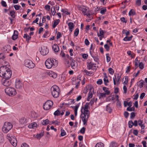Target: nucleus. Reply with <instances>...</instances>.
Returning <instances> with one entry per match:
<instances>
[{
    "label": "nucleus",
    "instance_id": "obj_8",
    "mask_svg": "<svg viewBox=\"0 0 147 147\" xmlns=\"http://www.w3.org/2000/svg\"><path fill=\"white\" fill-rule=\"evenodd\" d=\"M53 105V102L50 100L47 101L43 104V107L44 110H48L51 109Z\"/></svg>",
    "mask_w": 147,
    "mask_h": 147
},
{
    "label": "nucleus",
    "instance_id": "obj_6",
    "mask_svg": "<svg viewBox=\"0 0 147 147\" xmlns=\"http://www.w3.org/2000/svg\"><path fill=\"white\" fill-rule=\"evenodd\" d=\"M12 125L11 123L5 122L4 123L2 130L4 133H6L12 128Z\"/></svg>",
    "mask_w": 147,
    "mask_h": 147
},
{
    "label": "nucleus",
    "instance_id": "obj_7",
    "mask_svg": "<svg viewBox=\"0 0 147 147\" xmlns=\"http://www.w3.org/2000/svg\"><path fill=\"white\" fill-rule=\"evenodd\" d=\"M7 138L13 146H16L17 141L15 137H13L10 134H8L7 136Z\"/></svg>",
    "mask_w": 147,
    "mask_h": 147
},
{
    "label": "nucleus",
    "instance_id": "obj_30",
    "mask_svg": "<svg viewBox=\"0 0 147 147\" xmlns=\"http://www.w3.org/2000/svg\"><path fill=\"white\" fill-rule=\"evenodd\" d=\"M132 37V36H131L130 37L126 36L123 39V40L125 41H129L131 40Z\"/></svg>",
    "mask_w": 147,
    "mask_h": 147
},
{
    "label": "nucleus",
    "instance_id": "obj_2",
    "mask_svg": "<svg viewBox=\"0 0 147 147\" xmlns=\"http://www.w3.org/2000/svg\"><path fill=\"white\" fill-rule=\"evenodd\" d=\"M83 108L82 107L81 108L80 117L82 119L83 125H86L90 116V112L87 111H86V112H83Z\"/></svg>",
    "mask_w": 147,
    "mask_h": 147
},
{
    "label": "nucleus",
    "instance_id": "obj_3",
    "mask_svg": "<svg viewBox=\"0 0 147 147\" xmlns=\"http://www.w3.org/2000/svg\"><path fill=\"white\" fill-rule=\"evenodd\" d=\"M57 64L56 60L53 58H48L45 62V65L48 69H50L53 66H56Z\"/></svg>",
    "mask_w": 147,
    "mask_h": 147
},
{
    "label": "nucleus",
    "instance_id": "obj_57",
    "mask_svg": "<svg viewBox=\"0 0 147 147\" xmlns=\"http://www.w3.org/2000/svg\"><path fill=\"white\" fill-rule=\"evenodd\" d=\"M135 113L134 112H131L130 114V118L131 119H133L135 116Z\"/></svg>",
    "mask_w": 147,
    "mask_h": 147
},
{
    "label": "nucleus",
    "instance_id": "obj_46",
    "mask_svg": "<svg viewBox=\"0 0 147 147\" xmlns=\"http://www.w3.org/2000/svg\"><path fill=\"white\" fill-rule=\"evenodd\" d=\"M134 110L135 108L133 107H128L127 109V110L129 111H134Z\"/></svg>",
    "mask_w": 147,
    "mask_h": 147
},
{
    "label": "nucleus",
    "instance_id": "obj_49",
    "mask_svg": "<svg viewBox=\"0 0 147 147\" xmlns=\"http://www.w3.org/2000/svg\"><path fill=\"white\" fill-rule=\"evenodd\" d=\"M104 48L107 51H109L110 50V47L107 44H106L104 45Z\"/></svg>",
    "mask_w": 147,
    "mask_h": 147
},
{
    "label": "nucleus",
    "instance_id": "obj_40",
    "mask_svg": "<svg viewBox=\"0 0 147 147\" xmlns=\"http://www.w3.org/2000/svg\"><path fill=\"white\" fill-rule=\"evenodd\" d=\"M51 13L53 16H54L56 13V11L55 9V7H52L51 9Z\"/></svg>",
    "mask_w": 147,
    "mask_h": 147
},
{
    "label": "nucleus",
    "instance_id": "obj_39",
    "mask_svg": "<svg viewBox=\"0 0 147 147\" xmlns=\"http://www.w3.org/2000/svg\"><path fill=\"white\" fill-rule=\"evenodd\" d=\"M79 30L78 28H76L74 32V36H78L79 34Z\"/></svg>",
    "mask_w": 147,
    "mask_h": 147
},
{
    "label": "nucleus",
    "instance_id": "obj_36",
    "mask_svg": "<svg viewBox=\"0 0 147 147\" xmlns=\"http://www.w3.org/2000/svg\"><path fill=\"white\" fill-rule=\"evenodd\" d=\"M107 94L105 93H100L99 94V98L100 99L103 97H105Z\"/></svg>",
    "mask_w": 147,
    "mask_h": 147
},
{
    "label": "nucleus",
    "instance_id": "obj_41",
    "mask_svg": "<svg viewBox=\"0 0 147 147\" xmlns=\"http://www.w3.org/2000/svg\"><path fill=\"white\" fill-rule=\"evenodd\" d=\"M60 112L58 110H57L54 113V115L55 116H59L60 115Z\"/></svg>",
    "mask_w": 147,
    "mask_h": 147
},
{
    "label": "nucleus",
    "instance_id": "obj_61",
    "mask_svg": "<svg viewBox=\"0 0 147 147\" xmlns=\"http://www.w3.org/2000/svg\"><path fill=\"white\" fill-rule=\"evenodd\" d=\"M62 35L61 33L59 32H58L57 34V39H59L61 36Z\"/></svg>",
    "mask_w": 147,
    "mask_h": 147
},
{
    "label": "nucleus",
    "instance_id": "obj_22",
    "mask_svg": "<svg viewBox=\"0 0 147 147\" xmlns=\"http://www.w3.org/2000/svg\"><path fill=\"white\" fill-rule=\"evenodd\" d=\"M23 37L24 38H26V40L28 42H29L31 38L30 36L28 35L27 34H24Z\"/></svg>",
    "mask_w": 147,
    "mask_h": 147
},
{
    "label": "nucleus",
    "instance_id": "obj_51",
    "mask_svg": "<svg viewBox=\"0 0 147 147\" xmlns=\"http://www.w3.org/2000/svg\"><path fill=\"white\" fill-rule=\"evenodd\" d=\"M139 66L140 69H142L144 68V65L142 62H140L139 64Z\"/></svg>",
    "mask_w": 147,
    "mask_h": 147
},
{
    "label": "nucleus",
    "instance_id": "obj_45",
    "mask_svg": "<svg viewBox=\"0 0 147 147\" xmlns=\"http://www.w3.org/2000/svg\"><path fill=\"white\" fill-rule=\"evenodd\" d=\"M44 132L43 131L42 133H41L39 134H38L36 135V137L38 139L42 137L44 135Z\"/></svg>",
    "mask_w": 147,
    "mask_h": 147
},
{
    "label": "nucleus",
    "instance_id": "obj_16",
    "mask_svg": "<svg viewBox=\"0 0 147 147\" xmlns=\"http://www.w3.org/2000/svg\"><path fill=\"white\" fill-rule=\"evenodd\" d=\"M2 82L3 84L5 86H8L11 84V82L9 79H5Z\"/></svg>",
    "mask_w": 147,
    "mask_h": 147
},
{
    "label": "nucleus",
    "instance_id": "obj_37",
    "mask_svg": "<svg viewBox=\"0 0 147 147\" xmlns=\"http://www.w3.org/2000/svg\"><path fill=\"white\" fill-rule=\"evenodd\" d=\"M100 34L98 35V36H104V32L103 30L101 29V28L100 29ZM102 37H103V36Z\"/></svg>",
    "mask_w": 147,
    "mask_h": 147
},
{
    "label": "nucleus",
    "instance_id": "obj_15",
    "mask_svg": "<svg viewBox=\"0 0 147 147\" xmlns=\"http://www.w3.org/2000/svg\"><path fill=\"white\" fill-rule=\"evenodd\" d=\"M15 83V86L16 88L17 89H20L22 87V84L20 80H17Z\"/></svg>",
    "mask_w": 147,
    "mask_h": 147
},
{
    "label": "nucleus",
    "instance_id": "obj_38",
    "mask_svg": "<svg viewBox=\"0 0 147 147\" xmlns=\"http://www.w3.org/2000/svg\"><path fill=\"white\" fill-rule=\"evenodd\" d=\"M66 132H65L64 130L63 129H61V136H65L66 135Z\"/></svg>",
    "mask_w": 147,
    "mask_h": 147
},
{
    "label": "nucleus",
    "instance_id": "obj_35",
    "mask_svg": "<svg viewBox=\"0 0 147 147\" xmlns=\"http://www.w3.org/2000/svg\"><path fill=\"white\" fill-rule=\"evenodd\" d=\"M136 13L135 11L133 9H131L129 13V15L130 16L131 15H134L136 14Z\"/></svg>",
    "mask_w": 147,
    "mask_h": 147
},
{
    "label": "nucleus",
    "instance_id": "obj_44",
    "mask_svg": "<svg viewBox=\"0 0 147 147\" xmlns=\"http://www.w3.org/2000/svg\"><path fill=\"white\" fill-rule=\"evenodd\" d=\"M10 15L13 18H14L15 17V12L14 11H10Z\"/></svg>",
    "mask_w": 147,
    "mask_h": 147
},
{
    "label": "nucleus",
    "instance_id": "obj_60",
    "mask_svg": "<svg viewBox=\"0 0 147 147\" xmlns=\"http://www.w3.org/2000/svg\"><path fill=\"white\" fill-rule=\"evenodd\" d=\"M14 7L16 10H18L21 7V6L18 5H15L14 6Z\"/></svg>",
    "mask_w": 147,
    "mask_h": 147
},
{
    "label": "nucleus",
    "instance_id": "obj_59",
    "mask_svg": "<svg viewBox=\"0 0 147 147\" xmlns=\"http://www.w3.org/2000/svg\"><path fill=\"white\" fill-rule=\"evenodd\" d=\"M82 57L85 59H87L88 57V55L87 54H84L82 55Z\"/></svg>",
    "mask_w": 147,
    "mask_h": 147
},
{
    "label": "nucleus",
    "instance_id": "obj_10",
    "mask_svg": "<svg viewBox=\"0 0 147 147\" xmlns=\"http://www.w3.org/2000/svg\"><path fill=\"white\" fill-rule=\"evenodd\" d=\"M87 68L88 70L91 69L93 70H96L97 69L96 64L92 62H90L87 65Z\"/></svg>",
    "mask_w": 147,
    "mask_h": 147
},
{
    "label": "nucleus",
    "instance_id": "obj_52",
    "mask_svg": "<svg viewBox=\"0 0 147 147\" xmlns=\"http://www.w3.org/2000/svg\"><path fill=\"white\" fill-rule=\"evenodd\" d=\"M121 21L123 23H126L127 22V20H126L125 18L122 17L120 18Z\"/></svg>",
    "mask_w": 147,
    "mask_h": 147
},
{
    "label": "nucleus",
    "instance_id": "obj_11",
    "mask_svg": "<svg viewBox=\"0 0 147 147\" xmlns=\"http://www.w3.org/2000/svg\"><path fill=\"white\" fill-rule=\"evenodd\" d=\"M81 80V77L79 75L77 78H73V81H76V86L75 88H78V86L80 85V82Z\"/></svg>",
    "mask_w": 147,
    "mask_h": 147
},
{
    "label": "nucleus",
    "instance_id": "obj_20",
    "mask_svg": "<svg viewBox=\"0 0 147 147\" xmlns=\"http://www.w3.org/2000/svg\"><path fill=\"white\" fill-rule=\"evenodd\" d=\"M68 26H69V31L71 32H72L74 27L73 23L72 22H69L68 24Z\"/></svg>",
    "mask_w": 147,
    "mask_h": 147
},
{
    "label": "nucleus",
    "instance_id": "obj_58",
    "mask_svg": "<svg viewBox=\"0 0 147 147\" xmlns=\"http://www.w3.org/2000/svg\"><path fill=\"white\" fill-rule=\"evenodd\" d=\"M5 58V57L4 54L2 53L0 54V60L2 59L4 60Z\"/></svg>",
    "mask_w": 147,
    "mask_h": 147
},
{
    "label": "nucleus",
    "instance_id": "obj_1",
    "mask_svg": "<svg viewBox=\"0 0 147 147\" xmlns=\"http://www.w3.org/2000/svg\"><path fill=\"white\" fill-rule=\"evenodd\" d=\"M12 75L11 70L6 65L3 66L0 68V76L5 79H9Z\"/></svg>",
    "mask_w": 147,
    "mask_h": 147
},
{
    "label": "nucleus",
    "instance_id": "obj_62",
    "mask_svg": "<svg viewBox=\"0 0 147 147\" xmlns=\"http://www.w3.org/2000/svg\"><path fill=\"white\" fill-rule=\"evenodd\" d=\"M84 42L85 44L87 46L89 44V42L87 38L85 39Z\"/></svg>",
    "mask_w": 147,
    "mask_h": 147
},
{
    "label": "nucleus",
    "instance_id": "obj_12",
    "mask_svg": "<svg viewBox=\"0 0 147 147\" xmlns=\"http://www.w3.org/2000/svg\"><path fill=\"white\" fill-rule=\"evenodd\" d=\"M117 78H116V76L115 74L114 75V77L113 78V83L114 85L116 84V82H117V85H118L120 83L119 81H120L121 77L119 76V74H117Z\"/></svg>",
    "mask_w": 147,
    "mask_h": 147
},
{
    "label": "nucleus",
    "instance_id": "obj_28",
    "mask_svg": "<svg viewBox=\"0 0 147 147\" xmlns=\"http://www.w3.org/2000/svg\"><path fill=\"white\" fill-rule=\"evenodd\" d=\"M49 120L48 119H46L45 120H43L41 122V123L43 125H46L49 124Z\"/></svg>",
    "mask_w": 147,
    "mask_h": 147
},
{
    "label": "nucleus",
    "instance_id": "obj_4",
    "mask_svg": "<svg viewBox=\"0 0 147 147\" xmlns=\"http://www.w3.org/2000/svg\"><path fill=\"white\" fill-rule=\"evenodd\" d=\"M51 91L53 96L56 98L59 96L60 92L59 88L57 85H55L51 88Z\"/></svg>",
    "mask_w": 147,
    "mask_h": 147
},
{
    "label": "nucleus",
    "instance_id": "obj_55",
    "mask_svg": "<svg viewBox=\"0 0 147 147\" xmlns=\"http://www.w3.org/2000/svg\"><path fill=\"white\" fill-rule=\"evenodd\" d=\"M1 4L2 6L4 7H6L7 6V5L6 2L4 1H2L1 2Z\"/></svg>",
    "mask_w": 147,
    "mask_h": 147
},
{
    "label": "nucleus",
    "instance_id": "obj_21",
    "mask_svg": "<svg viewBox=\"0 0 147 147\" xmlns=\"http://www.w3.org/2000/svg\"><path fill=\"white\" fill-rule=\"evenodd\" d=\"M79 9L82 11L83 13L84 14L86 12L87 9L85 6H81L79 7Z\"/></svg>",
    "mask_w": 147,
    "mask_h": 147
},
{
    "label": "nucleus",
    "instance_id": "obj_26",
    "mask_svg": "<svg viewBox=\"0 0 147 147\" xmlns=\"http://www.w3.org/2000/svg\"><path fill=\"white\" fill-rule=\"evenodd\" d=\"M76 61H75V60H73L72 61V62L71 63V68L72 69H74L76 68Z\"/></svg>",
    "mask_w": 147,
    "mask_h": 147
},
{
    "label": "nucleus",
    "instance_id": "obj_24",
    "mask_svg": "<svg viewBox=\"0 0 147 147\" xmlns=\"http://www.w3.org/2000/svg\"><path fill=\"white\" fill-rule=\"evenodd\" d=\"M103 91L105 92V93L107 95H109L110 94V92L109 90V88H108L104 87H103Z\"/></svg>",
    "mask_w": 147,
    "mask_h": 147
},
{
    "label": "nucleus",
    "instance_id": "obj_29",
    "mask_svg": "<svg viewBox=\"0 0 147 147\" xmlns=\"http://www.w3.org/2000/svg\"><path fill=\"white\" fill-rule=\"evenodd\" d=\"M60 20L59 19L55 21L53 24L52 27L53 28H55L56 26L60 22Z\"/></svg>",
    "mask_w": 147,
    "mask_h": 147
},
{
    "label": "nucleus",
    "instance_id": "obj_5",
    "mask_svg": "<svg viewBox=\"0 0 147 147\" xmlns=\"http://www.w3.org/2000/svg\"><path fill=\"white\" fill-rule=\"evenodd\" d=\"M6 94L9 96H13L17 94L16 90L13 88L8 87L5 90Z\"/></svg>",
    "mask_w": 147,
    "mask_h": 147
},
{
    "label": "nucleus",
    "instance_id": "obj_50",
    "mask_svg": "<svg viewBox=\"0 0 147 147\" xmlns=\"http://www.w3.org/2000/svg\"><path fill=\"white\" fill-rule=\"evenodd\" d=\"M52 124H55V125H59L60 124V122L57 121H52Z\"/></svg>",
    "mask_w": 147,
    "mask_h": 147
},
{
    "label": "nucleus",
    "instance_id": "obj_9",
    "mask_svg": "<svg viewBox=\"0 0 147 147\" xmlns=\"http://www.w3.org/2000/svg\"><path fill=\"white\" fill-rule=\"evenodd\" d=\"M24 64L26 67L29 68H33L35 66V64L33 62L28 59H26L25 60Z\"/></svg>",
    "mask_w": 147,
    "mask_h": 147
},
{
    "label": "nucleus",
    "instance_id": "obj_33",
    "mask_svg": "<svg viewBox=\"0 0 147 147\" xmlns=\"http://www.w3.org/2000/svg\"><path fill=\"white\" fill-rule=\"evenodd\" d=\"M4 141V138L3 133H0V143H2Z\"/></svg>",
    "mask_w": 147,
    "mask_h": 147
},
{
    "label": "nucleus",
    "instance_id": "obj_47",
    "mask_svg": "<svg viewBox=\"0 0 147 147\" xmlns=\"http://www.w3.org/2000/svg\"><path fill=\"white\" fill-rule=\"evenodd\" d=\"M136 4L138 6H140L141 5V0H137L136 1Z\"/></svg>",
    "mask_w": 147,
    "mask_h": 147
},
{
    "label": "nucleus",
    "instance_id": "obj_19",
    "mask_svg": "<svg viewBox=\"0 0 147 147\" xmlns=\"http://www.w3.org/2000/svg\"><path fill=\"white\" fill-rule=\"evenodd\" d=\"M49 76L51 77H52L54 78H56L57 77V74L55 73L52 71H49L48 73Z\"/></svg>",
    "mask_w": 147,
    "mask_h": 147
},
{
    "label": "nucleus",
    "instance_id": "obj_43",
    "mask_svg": "<svg viewBox=\"0 0 147 147\" xmlns=\"http://www.w3.org/2000/svg\"><path fill=\"white\" fill-rule=\"evenodd\" d=\"M129 127V128H131L134 125V123L132 121H130L128 122Z\"/></svg>",
    "mask_w": 147,
    "mask_h": 147
},
{
    "label": "nucleus",
    "instance_id": "obj_48",
    "mask_svg": "<svg viewBox=\"0 0 147 147\" xmlns=\"http://www.w3.org/2000/svg\"><path fill=\"white\" fill-rule=\"evenodd\" d=\"M107 61V62H109L111 60V58L109 57V54L107 53L106 54Z\"/></svg>",
    "mask_w": 147,
    "mask_h": 147
},
{
    "label": "nucleus",
    "instance_id": "obj_18",
    "mask_svg": "<svg viewBox=\"0 0 147 147\" xmlns=\"http://www.w3.org/2000/svg\"><path fill=\"white\" fill-rule=\"evenodd\" d=\"M53 49L55 52L57 53L59 51V46L56 44H54L52 46Z\"/></svg>",
    "mask_w": 147,
    "mask_h": 147
},
{
    "label": "nucleus",
    "instance_id": "obj_34",
    "mask_svg": "<svg viewBox=\"0 0 147 147\" xmlns=\"http://www.w3.org/2000/svg\"><path fill=\"white\" fill-rule=\"evenodd\" d=\"M104 145L102 143L100 142L96 144L95 147H104Z\"/></svg>",
    "mask_w": 147,
    "mask_h": 147
},
{
    "label": "nucleus",
    "instance_id": "obj_42",
    "mask_svg": "<svg viewBox=\"0 0 147 147\" xmlns=\"http://www.w3.org/2000/svg\"><path fill=\"white\" fill-rule=\"evenodd\" d=\"M109 73L111 75H113L114 73V70L111 68H109L108 69Z\"/></svg>",
    "mask_w": 147,
    "mask_h": 147
},
{
    "label": "nucleus",
    "instance_id": "obj_14",
    "mask_svg": "<svg viewBox=\"0 0 147 147\" xmlns=\"http://www.w3.org/2000/svg\"><path fill=\"white\" fill-rule=\"evenodd\" d=\"M19 121L21 124L25 125L27 123V120L26 118L23 117L19 119Z\"/></svg>",
    "mask_w": 147,
    "mask_h": 147
},
{
    "label": "nucleus",
    "instance_id": "obj_27",
    "mask_svg": "<svg viewBox=\"0 0 147 147\" xmlns=\"http://www.w3.org/2000/svg\"><path fill=\"white\" fill-rule=\"evenodd\" d=\"M124 105L125 107H126L127 105L129 107H131L132 106V102L131 101H130L128 102L126 101H124Z\"/></svg>",
    "mask_w": 147,
    "mask_h": 147
},
{
    "label": "nucleus",
    "instance_id": "obj_23",
    "mask_svg": "<svg viewBox=\"0 0 147 147\" xmlns=\"http://www.w3.org/2000/svg\"><path fill=\"white\" fill-rule=\"evenodd\" d=\"M88 102H86L85 105H84V107H83V112H86V111H89L88 110Z\"/></svg>",
    "mask_w": 147,
    "mask_h": 147
},
{
    "label": "nucleus",
    "instance_id": "obj_56",
    "mask_svg": "<svg viewBox=\"0 0 147 147\" xmlns=\"http://www.w3.org/2000/svg\"><path fill=\"white\" fill-rule=\"evenodd\" d=\"M86 128L84 127H83L82 128V129L80 130V132L82 133V134H84L85 133V131Z\"/></svg>",
    "mask_w": 147,
    "mask_h": 147
},
{
    "label": "nucleus",
    "instance_id": "obj_13",
    "mask_svg": "<svg viewBox=\"0 0 147 147\" xmlns=\"http://www.w3.org/2000/svg\"><path fill=\"white\" fill-rule=\"evenodd\" d=\"M49 52V50L47 47L44 46L42 48V50L40 51L41 54L43 55H47Z\"/></svg>",
    "mask_w": 147,
    "mask_h": 147
},
{
    "label": "nucleus",
    "instance_id": "obj_63",
    "mask_svg": "<svg viewBox=\"0 0 147 147\" xmlns=\"http://www.w3.org/2000/svg\"><path fill=\"white\" fill-rule=\"evenodd\" d=\"M138 125L140 126L142 125H143V121L142 120H141L140 119L138 121Z\"/></svg>",
    "mask_w": 147,
    "mask_h": 147
},
{
    "label": "nucleus",
    "instance_id": "obj_54",
    "mask_svg": "<svg viewBox=\"0 0 147 147\" xmlns=\"http://www.w3.org/2000/svg\"><path fill=\"white\" fill-rule=\"evenodd\" d=\"M61 11L63 12V13H64L66 15H69L70 13L69 12L67 11H66V10H64L63 9H62L61 10Z\"/></svg>",
    "mask_w": 147,
    "mask_h": 147
},
{
    "label": "nucleus",
    "instance_id": "obj_64",
    "mask_svg": "<svg viewBox=\"0 0 147 147\" xmlns=\"http://www.w3.org/2000/svg\"><path fill=\"white\" fill-rule=\"evenodd\" d=\"M21 147H29L28 145L26 143H23L21 145Z\"/></svg>",
    "mask_w": 147,
    "mask_h": 147
},
{
    "label": "nucleus",
    "instance_id": "obj_32",
    "mask_svg": "<svg viewBox=\"0 0 147 147\" xmlns=\"http://www.w3.org/2000/svg\"><path fill=\"white\" fill-rule=\"evenodd\" d=\"M84 72L85 73L87 76H92L93 75L92 72L86 70H84Z\"/></svg>",
    "mask_w": 147,
    "mask_h": 147
},
{
    "label": "nucleus",
    "instance_id": "obj_25",
    "mask_svg": "<svg viewBox=\"0 0 147 147\" xmlns=\"http://www.w3.org/2000/svg\"><path fill=\"white\" fill-rule=\"evenodd\" d=\"M117 143L115 141L111 142L110 144L109 147H117Z\"/></svg>",
    "mask_w": 147,
    "mask_h": 147
},
{
    "label": "nucleus",
    "instance_id": "obj_31",
    "mask_svg": "<svg viewBox=\"0 0 147 147\" xmlns=\"http://www.w3.org/2000/svg\"><path fill=\"white\" fill-rule=\"evenodd\" d=\"M109 105L110 104H109L107 105L106 108V110L109 113H111L112 112V109L109 106Z\"/></svg>",
    "mask_w": 147,
    "mask_h": 147
},
{
    "label": "nucleus",
    "instance_id": "obj_17",
    "mask_svg": "<svg viewBox=\"0 0 147 147\" xmlns=\"http://www.w3.org/2000/svg\"><path fill=\"white\" fill-rule=\"evenodd\" d=\"M18 31L15 30L14 31L13 34L12 36V38L13 40L17 39L18 37Z\"/></svg>",
    "mask_w": 147,
    "mask_h": 147
},
{
    "label": "nucleus",
    "instance_id": "obj_53",
    "mask_svg": "<svg viewBox=\"0 0 147 147\" xmlns=\"http://www.w3.org/2000/svg\"><path fill=\"white\" fill-rule=\"evenodd\" d=\"M29 125L30 126L31 125L32 128H34L36 127L37 125V124L36 123L34 122L33 123H32L31 124V125Z\"/></svg>",
    "mask_w": 147,
    "mask_h": 147
}]
</instances>
